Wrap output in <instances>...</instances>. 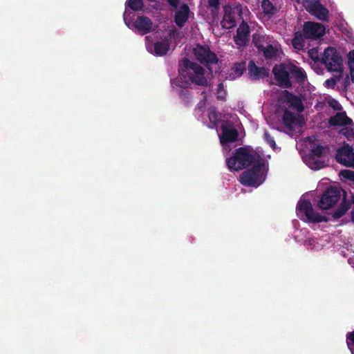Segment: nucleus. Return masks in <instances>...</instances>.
I'll list each match as a JSON object with an SVG mask.
<instances>
[{
	"label": "nucleus",
	"mask_w": 354,
	"mask_h": 354,
	"mask_svg": "<svg viewBox=\"0 0 354 354\" xmlns=\"http://www.w3.org/2000/svg\"><path fill=\"white\" fill-rule=\"evenodd\" d=\"M268 39V37L260 33H254L252 35V44L257 48L259 53H261V50L265 46L269 44Z\"/></svg>",
	"instance_id": "nucleus-26"
},
{
	"label": "nucleus",
	"mask_w": 354,
	"mask_h": 354,
	"mask_svg": "<svg viewBox=\"0 0 354 354\" xmlns=\"http://www.w3.org/2000/svg\"><path fill=\"white\" fill-rule=\"evenodd\" d=\"M127 5L125 8V11L124 12V21L127 25H128L129 19L128 17H130V12H129V10H131L133 11H139L142 10L144 8V3L143 1H126Z\"/></svg>",
	"instance_id": "nucleus-23"
},
{
	"label": "nucleus",
	"mask_w": 354,
	"mask_h": 354,
	"mask_svg": "<svg viewBox=\"0 0 354 354\" xmlns=\"http://www.w3.org/2000/svg\"><path fill=\"white\" fill-rule=\"evenodd\" d=\"M221 130L222 131V135L220 136L221 144L231 143L236 141L239 133L236 129L223 124L221 126Z\"/></svg>",
	"instance_id": "nucleus-16"
},
{
	"label": "nucleus",
	"mask_w": 354,
	"mask_h": 354,
	"mask_svg": "<svg viewBox=\"0 0 354 354\" xmlns=\"http://www.w3.org/2000/svg\"><path fill=\"white\" fill-rule=\"evenodd\" d=\"M196 59L203 64H216L218 62L216 55L210 50L208 46L197 44L193 50Z\"/></svg>",
	"instance_id": "nucleus-9"
},
{
	"label": "nucleus",
	"mask_w": 354,
	"mask_h": 354,
	"mask_svg": "<svg viewBox=\"0 0 354 354\" xmlns=\"http://www.w3.org/2000/svg\"><path fill=\"white\" fill-rule=\"evenodd\" d=\"M171 83L173 88H179L178 95L182 103L186 106H190L193 96L191 92L187 89L191 88L190 83L188 81H183L178 79L171 80Z\"/></svg>",
	"instance_id": "nucleus-12"
},
{
	"label": "nucleus",
	"mask_w": 354,
	"mask_h": 354,
	"mask_svg": "<svg viewBox=\"0 0 354 354\" xmlns=\"http://www.w3.org/2000/svg\"><path fill=\"white\" fill-rule=\"evenodd\" d=\"M263 159L259 154H253L246 147L235 149L233 155L226 159L227 166L230 171L242 170Z\"/></svg>",
	"instance_id": "nucleus-4"
},
{
	"label": "nucleus",
	"mask_w": 354,
	"mask_h": 354,
	"mask_svg": "<svg viewBox=\"0 0 354 354\" xmlns=\"http://www.w3.org/2000/svg\"><path fill=\"white\" fill-rule=\"evenodd\" d=\"M245 62H235L232 68V74L235 77H241L245 71Z\"/></svg>",
	"instance_id": "nucleus-28"
},
{
	"label": "nucleus",
	"mask_w": 354,
	"mask_h": 354,
	"mask_svg": "<svg viewBox=\"0 0 354 354\" xmlns=\"http://www.w3.org/2000/svg\"><path fill=\"white\" fill-rule=\"evenodd\" d=\"M189 12L190 10L187 4H183L176 11L174 15V21L178 28H181L185 25L187 21L189 19Z\"/></svg>",
	"instance_id": "nucleus-19"
},
{
	"label": "nucleus",
	"mask_w": 354,
	"mask_h": 354,
	"mask_svg": "<svg viewBox=\"0 0 354 354\" xmlns=\"http://www.w3.org/2000/svg\"><path fill=\"white\" fill-rule=\"evenodd\" d=\"M201 94H202V95H204V100H205V101H206V100H207V97H206V95H205L206 92H205V91H203Z\"/></svg>",
	"instance_id": "nucleus-43"
},
{
	"label": "nucleus",
	"mask_w": 354,
	"mask_h": 354,
	"mask_svg": "<svg viewBox=\"0 0 354 354\" xmlns=\"http://www.w3.org/2000/svg\"><path fill=\"white\" fill-rule=\"evenodd\" d=\"M278 48L270 44H267L261 50L260 53L263 54V56L266 60H277L278 57Z\"/></svg>",
	"instance_id": "nucleus-25"
},
{
	"label": "nucleus",
	"mask_w": 354,
	"mask_h": 354,
	"mask_svg": "<svg viewBox=\"0 0 354 354\" xmlns=\"http://www.w3.org/2000/svg\"><path fill=\"white\" fill-rule=\"evenodd\" d=\"M342 175L344 178L351 180L354 183V171L351 170H342L341 171Z\"/></svg>",
	"instance_id": "nucleus-35"
},
{
	"label": "nucleus",
	"mask_w": 354,
	"mask_h": 354,
	"mask_svg": "<svg viewBox=\"0 0 354 354\" xmlns=\"http://www.w3.org/2000/svg\"><path fill=\"white\" fill-rule=\"evenodd\" d=\"M217 117V113L215 111H211L209 114V118L211 122H216L218 120Z\"/></svg>",
	"instance_id": "nucleus-40"
},
{
	"label": "nucleus",
	"mask_w": 354,
	"mask_h": 354,
	"mask_svg": "<svg viewBox=\"0 0 354 354\" xmlns=\"http://www.w3.org/2000/svg\"><path fill=\"white\" fill-rule=\"evenodd\" d=\"M336 161L345 167L354 168V150L352 146L344 144L335 155Z\"/></svg>",
	"instance_id": "nucleus-11"
},
{
	"label": "nucleus",
	"mask_w": 354,
	"mask_h": 354,
	"mask_svg": "<svg viewBox=\"0 0 354 354\" xmlns=\"http://www.w3.org/2000/svg\"><path fill=\"white\" fill-rule=\"evenodd\" d=\"M340 200V205L332 214L333 217L337 219L342 217L351 205V202L346 199V192L342 188L335 186L328 187L321 195L317 206L322 210L330 209Z\"/></svg>",
	"instance_id": "nucleus-1"
},
{
	"label": "nucleus",
	"mask_w": 354,
	"mask_h": 354,
	"mask_svg": "<svg viewBox=\"0 0 354 354\" xmlns=\"http://www.w3.org/2000/svg\"><path fill=\"white\" fill-rule=\"evenodd\" d=\"M329 106L335 111H340L342 109V105L335 99L328 101Z\"/></svg>",
	"instance_id": "nucleus-36"
},
{
	"label": "nucleus",
	"mask_w": 354,
	"mask_h": 354,
	"mask_svg": "<svg viewBox=\"0 0 354 354\" xmlns=\"http://www.w3.org/2000/svg\"><path fill=\"white\" fill-rule=\"evenodd\" d=\"M152 21L147 17L139 16L133 23V26L142 35L147 34L152 30Z\"/></svg>",
	"instance_id": "nucleus-20"
},
{
	"label": "nucleus",
	"mask_w": 354,
	"mask_h": 354,
	"mask_svg": "<svg viewBox=\"0 0 354 354\" xmlns=\"http://www.w3.org/2000/svg\"><path fill=\"white\" fill-rule=\"evenodd\" d=\"M248 73L254 80L268 77L269 71L265 67L257 66L253 60L249 62Z\"/></svg>",
	"instance_id": "nucleus-21"
},
{
	"label": "nucleus",
	"mask_w": 354,
	"mask_h": 354,
	"mask_svg": "<svg viewBox=\"0 0 354 354\" xmlns=\"http://www.w3.org/2000/svg\"><path fill=\"white\" fill-rule=\"evenodd\" d=\"M263 12L268 15H273L277 11V7L272 1H261Z\"/></svg>",
	"instance_id": "nucleus-29"
},
{
	"label": "nucleus",
	"mask_w": 354,
	"mask_h": 354,
	"mask_svg": "<svg viewBox=\"0 0 354 354\" xmlns=\"http://www.w3.org/2000/svg\"><path fill=\"white\" fill-rule=\"evenodd\" d=\"M326 149L327 147L319 144H313L311 146L310 153L306 158L310 168L317 170L325 167V162L318 160V158H321L323 156Z\"/></svg>",
	"instance_id": "nucleus-8"
},
{
	"label": "nucleus",
	"mask_w": 354,
	"mask_h": 354,
	"mask_svg": "<svg viewBox=\"0 0 354 354\" xmlns=\"http://www.w3.org/2000/svg\"><path fill=\"white\" fill-rule=\"evenodd\" d=\"M169 50V44L167 41H156L153 44L154 54L158 56H163Z\"/></svg>",
	"instance_id": "nucleus-27"
},
{
	"label": "nucleus",
	"mask_w": 354,
	"mask_h": 354,
	"mask_svg": "<svg viewBox=\"0 0 354 354\" xmlns=\"http://www.w3.org/2000/svg\"><path fill=\"white\" fill-rule=\"evenodd\" d=\"M351 81L354 83V66H348Z\"/></svg>",
	"instance_id": "nucleus-41"
},
{
	"label": "nucleus",
	"mask_w": 354,
	"mask_h": 354,
	"mask_svg": "<svg viewBox=\"0 0 354 354\" xmlns=\"http://www.w3.org/2000/svg\"><path fill=\"white\" fill-rule=\"evenodd\" d=\"M264 140L265 141L272 147V149H275L277 147L276 142L274 138L271 136V135L266 131L264 133Z\"/></svg>",
	"instance_id": "nucleus-34"
},
{
	"label": "nucleus",
	"mask_w": 354,
	"mask_h": 354,
	"mask_svg": "<svg viewBox=\"0 0 354 354\" xmlns=\"http://www.w3.org/2000/svg\"><path fill=\"white\" fill-rule=\"evenodd\" d=\"M352 220H353V221H354V216H352Z\"/></svg>",
	"instance_id": "nucleus-44"
},
{
	"label": "nucleus",
	"mask_w": 354,
	"mask_h": 354,
	"mask_svg": "<svg viewBox=\"0 0 354 354\" xmlns=\"http://www.w3.org/2000/svg\"><path fill=\"white\" fill-rule=\"evenodd\" d=\"M325 34L324 25L313 21H306L303 25L302 31L294 33L292 45L296 49H301L308 39L316 40L322 37Z\"/></svg>",
	"instance_id": "nucleus-3"
},
{
	"label": "nucleus",
	"mask_w": 354,
	"mask_h": 354,
	"mask_svg": "<svg viewBox=\"0 0 354 354\" xmlns=\"http://www.w3.org/2000/svg\"><path fill=\"white\" fill-rule=\"evenodd\" d=\"M221 24L224 29H231L236 26L235 17L230 10H225V14Z\"/></svg>",
	"instance_id": "nucleus-24"
},
{
	"label": "nucleus",
	"mask_w": 354,
	"mask_h": 354,
	"mask_svg": "<svg viewBox=\"0 0 354 354\" xmlns=\"http://www.w3.org/2000/svg\"><path fill=\"white\" fill-rule=\"evenodd\" d=\"M321 64L330 72H342L343 61L336 48L329 46L322 54Z\"/></svg>",
	"instance_id": "nucleus-6"
},
{
	"label": "nucleus",
	"mask_w": 354,
	"mask_h": 354,
	"mask_svg": "<svg viewBox=\"0 0 354 354\" xmlns=\"http://www.w3.org/2000/svg\"><path fill=\"white\" fill-rule=\"evenodd\" d=\"M297 210L298 214L304 215L309 223H319L328 221V218L326 216L320 215L315 212L309 200L304 199L299 201Z\"/></svg>",
	"instance_id": "nucleus-7"
},
{
	"label": "nucleus",
	"mask_w": 354,
	"mask_h": 354,
	"mask_svg": "<svg viewBox=\"0 0 354 354\" xmlns=\"http://www.w3.org/2000/svg\"><path fill=\"white\" fill-rule=\"evenodd\" d=\"M308 54L309 57L313 61H314L315 63L316 62H320L321 63V57H322V56L320 57V55H319L318 49H317V48L310 49L308 50Z\"/></svg>",
	"instance_id": "nucleus-33"
},
{
	"label": "nucleus",
	"mask_w": 354,
	"mask_h": 354,
	"mask_svg": "<svg viewBox=\"0 0 354 354\" xmlns=\"http://www.w3.org/2000/svg\"><path fill=\"white\" fill-rule=\"evenodd\" d=\"M282 122L283 125L288 129L290 131H293L295 125L299 123V119L297 118L294 113L285 108L282 117Z\"/></svg>",
	"instance_id": "nucleus-22"
},
{
	"label": "nucleus",
	"mask_w": 354,
	"mask_h": 354,
	"mask_svg": "<svg viewBox=\"0 0 354 354\" xmlns=\"http://www.w3.org/2000/svg\"><path fill=\"white\" fill-rule=\"evenodd\" d=\"M328 124L331 127H346L353 124L352 119L348 118L345 111L338 112L328 120Z\"/></svg>",
	"instance_id": "nucleus-18"
},
{
	"label": "nucleus",
	"mask_w": 354,
	"mask_h": 354,
	"mask_svg": "<svg viewBox=\"0 0 354 354\" xmlns=\"http://www.w3.org/2000/svg\"><path fill=\"white\" fill-rule=\"evenodd\" d=\"M250 30L248 24L243 21L236 30V34L234 36L235 44L239 47L248 45L250 39Z\"/></svg>",
	"instance_id": "nucleus-14"
},
{
	"label": "nucleus",
	"mask_w": 354,
	"mask_h": 354,
	"mask_svg": "<svg viewBox=\"0 0 354 354\" xmlns=\"http://www.w3.org/2000/svg\"><path fill=\"white\" fill-rule=\"evenodd\" d=\"M288 70L290 73V79H293L299 84H303L307 80V75L303 68L292 63H288Z\"/></svg>",
	"instance_id": "nucleus-15"
},
{
	"label": "nucleus",
	"mask_w": 354,
	"mask_h": 354,
	"mask_svg": "<svg viewBox=\"0 0 354 354\" xmlns=\"http://www.w3.org/2000/svg\"><path fill=\"white\" fill-rule=\"evenodd\" d=\"M308 3L306 5V9L309 13L314 15L317 19L322 21H328V10L321 4V1H306Z\"/></svg>",
	"instance_id": "nucleus-13"
},
{
	"label": "nucleus",
	"mask_w": 354,
	"mask_h": 354,
	"mask_svg": "<svg viewBox=\"0 0 354 354\" xmlns=\"http://www.w3.org/2000/svg\"><path fill=\"white\" fill-rule=\"evenodd\" d=\"M336 80L334 78H330L326 80L325 84L329 87H334L336 84Z\"/></svg>",
	"instance_id": "nucleus-39"
},
{
	"label": "nucleus",
	"mask_w": 354,
	"mask_h": 354,
	"mask_svg": "<svg viewBox=\"0 0 354 354\" xmlns=\"http://www.w3.org/2000/svg\"><path fill=\"white\" fill-rule=\"evenodd\" d=\"M209 6L212 8V15H214L219 8L220 1H208Z\"/></svg>",
	"instance_id": "nucleus-37"
},
{
	"label": "nucleus",
	"mask_w": 354,
	"mask_h": 354,
	"mask_svg": "<svg viewBox=\"0 0 354 354\" xmlns=\"http://www.w3.org/2000/svg\"><path fill=\"white\" fill-rule=\"evenodd\" d=\"M339 133L349 141L354 140V129L350 126L344 127L340 129Z\"/></svg>",
	"instance_id": "nucleus-30"
},
{
	"label": "nucleus",
	"mask_w": 354,
	"mask_h": 354,
	"mask_svg": "<svg viewBox=\"0 0 354 354\" xmlns=\"http://www.w3.org/2000/svg\"><path fill=\"white\" fill-rule=\"evenodd\" d=\"M250 169L243 171L239 177L240 183L248 187H258L264 181L263 177L265 162L261 159L259 162L252 165Z\"/></svg>",
	"instance_id": "nucleus-5"
},
{
	"label": "nucleus",
	"mask_w": 354,
	"mask_h": 354,
	"mask_svg": "<svg viewBox=\"0 0 354 354\" xmlns=\"http://www.w3.org/2000/svg\"><path fill=\"white\" fill-rule=\"evenodd\" d=\"M178 72L180 75V80L187 79L191 84L201 87L210 86V83L205 77V69L198 64L184 58L180 61L178 64Z\"/></svg>",
	"instance_id": "nucleus-2"
},
{
	"label": "nucleus",
	"mask_w": 354,
	"mask_h": 354,
	"mask_svg": "<svg viewBox=\"0 0 354 354\" xmlns=\"http://www.w3.org/2000/svg\"><path fill=\"white\" fill-rule=\"evenodd\" d=\"M288 68V64H276L272 68V73L279 86L290 88L292 86V84L290 80V73Z\"/></svg>",
	"instance_id": "nucleus-10"
},
{
	"label": "nucleus",
	"mask_w": 354,
	"mask_h": 354,
	"mask_svg": "<svg viewBox=\"0 0 354 354\" xmlns=\"http://www.w3.org/2000/svg\"><path fill=\"white\" fill-rule=\"evenodd\" d=\"M172 7H177L180 1H167Z\"/></svg>",
	"instance_id": "nucleus-42"
},
{
	"label": "nucleus",
	"mask_w": 354,
	"mask_h": 354,
	"mask_svg": "<svg viewBox=\"0 0 354 354\" xmlns=\"http://www.w3.org/2000/svg\"><path fill=\"white\" fill-rule=\"evenodd\" d=\"M348 66H354V50H351L348 54Z\"/></svg>",
	"instance_id": "nucleus-38"
},
{
	"label": "nucleus",
	"mask_w": 354,
	"mask_h": 354,
	"mask_svg": "<svg viewBox=\"0 0 354 354\" xmlns=\"http://www.w3.org/2000/svg\"><path fill=\"white\" fill-rule=\"evenodd\" d=\"M346 345L351 354H354V330L346 334Z\"/></svg>",
	"instance_id": "nucleus-32"
},
{
	"label": "nucleus",
	"mask_w": 354,
	"mask_h": 354,
	"mask_svg": "<svg viewBox=\"0 0 354 354\" xmlns=\"http://www.w3.org/2000/svg\"><path fill=\"white\" fill-rule=\"evenodd\" d=\"M227 91L224 88L223 82H220L216 88V98L218 100L225 101L226 100Z\"/></svg>",
	"instance_id": "nucleus-31"
},
{
	"label": "nucleus",
	"mask_w": 354,
	"mask_h": 354,
	"mask_svg": "<svg viewBox=\"0 0 354 354\" xmlns=\"http://www.w3.org/2000/svg\"><path fill=\"white\" fill-rule=\"evenodd\" d=\"M282 99L290 107L296 109L299 112L304 111V105L301 98L291 92L285 90L283 92Z\"/></svg>",
	"instance_id": "nucleus-17"
}]
</instances>
